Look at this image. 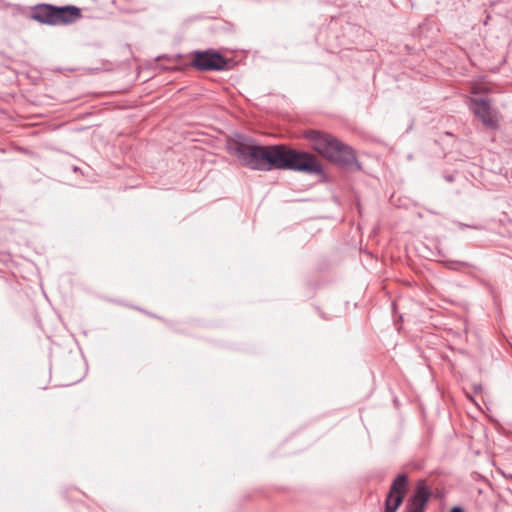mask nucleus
Returning <instances> with one entry per match:
<instances>
[{
	"instance_id": "obj_1",
	"label": "nucleus",
	"mask_w": 512,
	"mask_h": 512,
	"mask_svg": "<svg viewBox=\"0 0 512 512\" xmlns=\"http://www.w3.org/2000/svg\"><path fill=\"white\" fill-rule=\"evenodd\" d=\"M233 150L245 167L256 171L293 170L321 174L322 165L314 155L284 144L260 145L252 137L237 135Z\"/></svg>"
},
{
	"instance_id": "obj_2",
	"label": "nucleus",
	"mask_w": 512,
	"mask_h": 512,
	"mask_svg": "<svg viewBox=\"0 0 512 512\" xmlns=\"http://www.w3.org/2000/svg\"><path fill=\"white\" fill-rule=\"evenodd\" d=\"M304 137L310 141L313 150L330 162L341 167H355L361 170V164L357 161L352 147L333 135L318 130H308L304 133Z\"/></svg>"
},
{
	"instance_id": "obj_3",
	"label": "nucleus",
	"mask_w": 512,
	"mask_h": 512,
	"mask_svg": "<svg viewBox=\"0 0 512 512\" xmlns=\"http://www.w3.org/2000/svg\"><path fill=\"white\" fill-rule=\"evenodd\" d=\"M192 56V66L200 71H221L227 65L226 59L213 50L194 51Z\"/></svg>"
},
{
	"instance_id": "obj_4",
	"label": "nucleus",
	"mask_w": 512,
	"mask_h": 512,
	"mask_svg": "<svg viewBox=\"0 0 512 512\" xmlns=\"http://www.w3.org/2000/svg\"><path fill=\"white\" fill-rule=\"evenodd\" d=\"M408 487L406 474H399L393 481L385 499V512H396L403 502Z\"/></svg>"
},
{
	"instance_id": "obj_5",
	"label": "nucleus",
	"mask_w": 512,
	"mask_h": 512,
	"mask_svg": "<svg viewBox=\"0 0 512 512\" xmlns=\"http://www.w3.org/2000/svg\"><path fill=\"white\" fill-rule=\"evenodd\" d=\"M430 490L425 482L421 481L415 487L412 495L407 499L405 512H424L430 497Z\"/></svg>"
},
{
	"instance_id": "obj_6",
	"label": "nucleus",
	"mask_w": 512,
	"mask_h": 512,
	"mask_svg": "<svg viewBox=\"0 0 512 512\" xmlns=\"http://www.w3.org/2000/svg\"><path fill=\"white\" fill-rule=\"evenodd\" d=\"M470 108L475 116L479 118L485 126L490 128L497 127V119L494 115L490 103L487 100L471 98Z\"/></svg>"
},
{
	"instance_id": "obj_7",
	"label": "nucleus",
	"mask_w": 512,
	"mask_h": 512,
	"mask_svg": "<svg viewBox=\"0 0 512 512\" xmlns=\"http://www.w3.org/2000/svg\"><path fill=\"white\" fill-rule=\"evenodd\" d=\"M80 18L81 10L76 6H55L54 26L69 25Z\"/></svg>"
},
{
	"instance_id": "obj_8",
	"label": "nucleus",
	"mask_w": 512,
	"mask_h": 512,
	"mask_svg": "<svg viewBox=\"0 0 512 512\" xmlns=\"http://www.w3.org/2000/svg\"><path fill=\"white\" fill-rule=\"evenodd\" d=\"M55 6L38 4L32 8V18L39 23L54 26Z\"/></svg>"
},
{
	"instance_id": "obj_9",
	"label": "nucleus",
	"mask_w": 512,
	"mask_h": 512,
	"mask_svg": "<svg viewBox=\"0 0 512 512\" xmlns=\"http://www.w3.org/2000/svg\"><path fill=\"white\" fill-rule=\"evenodd\" d=\"M450 512H464L463 508L460 507V506H454L452 507V509L450 510Z\"/></svg>"
},
{
	"instance_id": "obj_10",
	"label": "nucleus",
	"mask_w": 512,
	"mask_h": 512,
	"mask_svg": "<svg viewBox=\"0 0 512 512\" xmlns=\"http://www.w3.org/2000/svg\"><path fill=\"white\" fill-rule=\"evenodd\" d=\"M448 263H449V267H450V268H454V267H453V265H454V263H453V262H448Z\"/></svg>"
}]
</instances>
